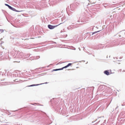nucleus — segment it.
Instances as JSON below:
<instances>
[{"mask_svg": "<svg viewBox=\"0 0 125 125\" xmlns=\"http://www.w3.org/2000/svg\"><path fill=\"white\" fill-rule=\"evenodd\" d=\"M72 64L71 63H69L67 65L62 68H61L58 69H53L52 70V71H57L58 70H62L63 69V68H66L70 66H71V65Z\"/></svg>", "mask_w": 125, "mask_h": 125, "instance_id": "nucleus-1", "label": "nucleus"}, {"mask_svg": "<svg viewBox=\"0 0 125 125\" xmlns=\"http://www.w3.org/2000/svg\"><path fill=\"white\" fill-rule=\"evenodd\" d=\"M60 24H61V23L59 24L58 25H56V26H52L50 25H48V27L50 29H52L54 28L55 27L57 26H58Z\"/></svg>", "mask_w": 125, "mask_h": 125, "instance_id": "nucleus-2", "label": "nucleus"}, {"mask_svg": "<svg viewBox=\"0 0 125 125\" xmlns=\"http://www.w3.org/2000/svg\"><path fill=\"white\" fill-rule=\"evenodd\" d=\"M47 83V82H46L45 83H41V84H32V85H30L28 86H27V87H29L32 86H38V85H41V84H44V83L46 84Z\"/></svg>", "mask_w": 125, "mask_h": 125, "instance_id": "nucleus-3", "label": "nucleus"}, {"mask_svg": "<svg viewBox=\"0 0 125 125\" xmlns=\"http://www.w3.org/2000/svg\"><path fill=\"white\" fill-rule=\"evenodd\" d=\"M104 73L107 75H109V72L107 70L105 71L104 72Z\"/></svg>", "mask_w": 125, "mask_h": 125, "instance_id": "nucleus-4", "label": "nucleus"}, {"mask_svg": "<svg viewBox=\"0 0 125 125\" xmlns=\"http://www.w3.org/2000/svg\"><path fill=\"white\" fill-rule=\"evenodd\" d=\"M8 7L10 9H12V7H11L9 5Z\"/></svg>", "mask_w": 125, "mask_h": 125, "instance_id": "nucleus-5", "label": "nucleus"}, {"mask_svg": "<svg viewBox=\"0 0 125 125\" xmlns=\"http://www.w3.org/2000/svg\"><path fill=\"white\" fill-rule=\"evenodd\" d=\"M12 8V9H11V10H15V9L13 8Z\"/></svg>", "mask_w": 125, "mask_h": 125, "instance_id": "nucleus-6", "label": "nucleus"}, {"mask_svg": "<svg viewBox=\"0 0 125 125\" xmlns=\"http://www.w3.org/2000/svg\"><path fill=\"white\" fill-rule=\"evenodd\" d=\"M5 5L6 6H7L8 7H9V5H8L7 4H5Z\"/></svg>", "mask_w": 125, "mask_h": 125, "instance_id": "nucleus-7", "label": "nucleus"}]
</instances>
